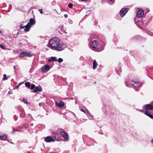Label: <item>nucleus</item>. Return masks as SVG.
<instances>
[{
	"label": "nucleus",
	"mask_w": 153,
	"mask_h": 153,
	"mask_svg": "<svg viewBox=\"0 0 153 153\" xmlns=\"http://www.w3.org/2000/svg\"><path fill=\"white\" fill-rule=\"evenodd\" d=\"M50 69V67L48 65H46L42 67V71L44 72L48 71Z\"/></svg>",
	"instance_id": "10"
},
{
	"label": "nucleus",
	"mask_w": 153,
	"mask_h": 153,
	"mask_svg": "<svg viewBox=\"0 0 153 153\" xmlns=\"http://www.w3.org/2000/svg\"><path fill=\"white\" fill-rule=\"evenodd\" d=\"M81 111L82 112H83L85 114L86 113V112H85V111H84L83 109H81Z\"/></svg>",
	"instance_id": "28"
},
{
	"label": "nucleus",
	"mask_w": 153,
	"mask_h": 153,
	"mask_svg": "<svg viewBox=\"0 0 153 153\" xmlns=\"http://www.w3.org/2000/svg\"><path fill=\"white\" fill-rule=\"evenodd\" d=\"M151 142L152 143H153V139L151 140Z\"/></svg>",
	"instance_id": "31"
},
{
	"label": "nucleus",
	"mask_w": 153,
	"mask_h": 153,
	"mask_svg": "<svg viewBox=\"0 0 153 153\" xmlns=\"http://www.w3.org/2000/svg\"><path fill=\"white\" fill-rule=\"evenodd\" d=\"M64 16L65 18H67L68 17V15L66 14H65L64 15Z\"/></svg>",
	"instance_id": "29"
},
{
	"label": "nucleus",
	"mask_w": 153,
	"mask_h": 153,
	"mask_svg": "<svg viewBox=\"0 0 153 153\" xmlns=\"http://www.w3.org/2000/svg\"><path fill=\"white\" fill-rule=\"evenodd\" d=\"M35 85L33 84H32L31 85L30 89L31 90L33 89L34 88H35Z\"/></svg>",
	"instance_id": "19"
},
{
	"label": "nucleus",
	"mask_w": 153,
	"mask_h": 153,
	"mask_svg": "<svg viewBox=\"0 0 153 153\" xmlns=\"http://www.w3.org/2000/svg\"><path fill=\"white\" fill-rule=\"evenodd\" d=\"M0 47L3 49L5 50L6 49V48L5 47L1 44H0Z\"/></svg>",
	"instance_id": "23"
},
{
	"label": "nucleus",
	"mask_w": 153,
	"mask_h": 153,
	"mask_svg": "<svg viewBox=\"0 0 153 153\" xmlns=\"http://www.w3.org/2000/svg\"><path fill=\"white\" fill-rule=\"evenodd\" d=\"M91 117H93V116H91Z\"/></svg>",
	"instance_id": "36"
},
{
	"label": "nucleus",
	"mask_w": 153,
	"mask_h": 153,
	"mask_svg": "<svg viewBox=\"0 0 153 153\" xmlns=\"http://www.w3.org/2000/svg\"><path fill=\"white\" fill-rule=\"evenodd\" d=\"M38 10L40 12L41 14L43 13V10L42 9H39Z\"/></svg>",
	"instance_id": "25"
},
{
	"label": "nucleus",
	"mask_w": 153,
	"mask_h": 153,
	"mask_svg": "<svg viewBox=\"0 0 153 153\" xmlns=\"http://www.w3.org/2000/svg\"><path fill=\"white\" fill-rule=\"evenodd\" d=\"M145 106L146 110H152L153 109V106L150 104L146 105Z\"/></svg>",
	"instance_id": "12"
},
{
	"label": "nucleus",
	"mask_w": 153,
	"mask_h": 153,
	"mask_svg": "<svg viewBox=\"0 0 153 153\" xmlns=\"http://www.w3.org/2000/svg\"><path fill=\"white\" fill-rule=\"evenodd\" d=\"M145 114L149 117L150 118L153 119V116L150 114L148 111H146L145 112Z\"/></svg>",
	"instance_id": "14"
},
{
	"label": "nucleus",
	"mask_w": 153,
	"mask_h": 153,
	"mask_svg": "<svg viewBox=\"0 0 153 153\" xmlns=\"http://www.w3.org/2000/svg\"><path fill=\"white\" fill-rule=\"evenodd\" d=\"M31 56L29 53L26 52H23L20 54V57H24L25 56L30 57Z\"/></svg>",
	"instance_id": "8"
},
{
	"label": "nucleus",
	"mask_w": 153,
	"mask_h": 153,
	"mask_svg": "<svg viewBox=\"0 0 153 153\" xmlns=\"http://www.w3.org/2000/svg\"><path fill=\"white\" fill-rule=\"evenodd\" d=\"M65 33H67V32L66 31H65Z\"/></svg>",
	"instance_id": "37"
},
{
	"label": "nucleus",
	"mask_w": 153,
	"mask_h": 153,
	"mask_svg": "<svg viewBox=\"0 0 153 153\" xmlns=\"http://www.w3.org/2000/svg\"><path fill=\"white\" fill-rule=\"evenodd\" d=\"M35 21L33 19H30L29 22L26 25V27L24 29V30L26 32L30 30V27L33 25L35 24Z\"/></svg>",
	"instance_id": "2"
},
{
	"label": "nucleus",
	"mask_w": 153,
	"mask_h": 153,
	"mask_svg": "<svg viewBox=\"0 0 153 153\" xmlns=\"http://www.w3.org/2000/svg\"><path fill=\"white\" fill-rule=\"evenodd\" d=\"M15 67H16V66H14L13 68H14V69H15Z\"/></svg>",
	"instance_id": "33"
},
{
	"label": "nucleus",
	"mask_w": 153,
	"mask_h": 153,
	"mask_svg": "<svg viewBox=\"0 0 153 153\" xmlns=\"http://www.w3.org/2000/svg\"><path fill=\"white\" fill-rule=\"evenodd\" d=\"M42 91V88L40 87L37 86L36 87L34 90H33V92L36 93V92H39Z\"/></svg>",
	"instance_id": "13"
},
{
	"label": "nucleus",
	"mask_w": 153,
	"mask_h": 153,
	"mask_svg": "<svg viewBox=\"0 0 153 153\" xmlns=\"http://www.w3.org/2000/svg\"><path fill=\"white\" fill-rule=\"evenodd\" d=\"M23 101H24V102L25 103H27V99H24Z\"/></svg>",
	"instance_id": "26"
},
{
	"label": "nucleus",
	"mask_w": 153,
	"mask_h": 153,
	"mask_svg": "<svg viewBox=\"0 0 153 153\" xmlns=\"http://www.w3.org/2000/svg\"><path fill=\"white\" fill-rule=\"evenodd\" d=\"M48 46L52 49L61 51L67 47V45L66 44H60L58 38H53L50 41Z\"/></svg>",
	"instance_id": "1"
},
{
	"label": "nucleus",
	"mask_w": 153,
	"mask_h": 153,
	"mask_svg": "<svg viewBox=\"0 0 153 153\" xmlns=\"http://www.w3.org/2000/svg\"><path fill=\"white\" fill-rule=\"evenodd\" d=\"M50 60H51L52 61H57V58L56 57H51V59L49 60V61Z\"/></svg>",
	"instance_id": "17"
},
{
	"label": "nucleus",
	"mask_w": 153,
	"mask_h": 153,
	"mask_svg": "<svg viewBox=\"0 0 153 153\" xmlns=\"http://www.w3.org/2000/svg\"><path fill=\"white\" fill-rule=\"evenodd\" d=\"M3 76H4L3 80H6L8 79V78H7V76L6 74H4Z\"/></svg>",
	"instance_id": "21"
},
{
	"label": "nucleus",
	"mask_w": 153,
	"mask_h": 153,
	"mask_svg": "<svg viewBox=\"0 0 153 153\" xmlns=\"http://www.w3.org/2000/svg\"><path fill=\"white\" fill-rule=\"evenodd\" d=\"M60 133L62 136L66 140L68 139V137L67 133L64 131H60Z\"/></svg>",
	"instance_id": "6"
},
{
	"label": "nucleus",
	"mask_w": 153,
	"mask_h": 153,
	"mask_svg": "<svg viewBox=\"0 0 153 153\" xmlns=\"http://www.w3.org/2000/svg\"><path fill=\"white\" fill-rule=\"evenodd\" d=\"M45 141L47 142H49L52 141H54V140L53 139L49 136L45 138Z\"/></svg>",
	"instance_id": "11"
},
{
	"label": "nucleus",
	"mask_w": 153,
	"mask_h": 153,
	"mask_svg": "<svg viewBox=\"0 0 153 153\" xmlns=\"http://www.w3.org/2000/svg\"><path fill=\"white\" fill-rule=\"evenodd\" d=\"M30 153V152H27V153Z\"/></svg>",
	"instance_id": "34"
},
{
	"label": "nucleus",
	"mask_w": 153,
	"mask_h": 153,
	"mask_svg": "<svg viewBox=\"0 0 153 153\" xmlns=\"http://www.w3.org/2000/svg\"><path fill=\"white\" fill-rule=\"evenodd\" d=\"M26 27V26H23L22 24H21V25H20V28H23L25 27V28Z\"/></svg>",
	"instance_id": "24"
},
{
	"label": "nucleus",
	"mask_w": 153,
	"mask_h": 153,
	"mask_svg": "<svg viewBox=\"0 0 153 153\" xmlns=\"http://www.w3.org/2000/svg\"><path fill=\"white\" fill-rule=\"evenodd\" d=\"M87 0H82V1H87Z\"/></svg>",
	"instance_id": "32"
},
{
	"label": "nucleus",
	"mask_w": 153,
	"mask_h": 153,
	"mask_svg": "<svg viewBox=\"0 0 153 153\" xmlns=\"http://www.w3.org/2000/svg\"><path fill=\"white\" fill-rule=\"evenodd\" d=\"M7 137V135L5 134L3 135V136L0 135V139L2 140H4L6 139Z\"/></svg>",
	"instance_id": "16"
},
{
	"label": "nucleus",
	"mask_w": 153,
	"mask_h": 153,
	"mask_svg": "<svg viewBox=\"0 0 153 153\" xmlns=\"http://www.w3.org/2000/svg\"><path fill=\"white\" fill-rule=\"evenodd\" d=\"M144 12L142 9H139L137 11V16L138 18L141 17L143 15Z\"/></svg>",
	"instance_id": "7"
},
{
	"label": "nucleus",
	"mask_w": 153,
	"mask_h": 153,
	"mask_svg": "<svg viewBox=\"0 0 153 153\" xmlns=\"http://www.w3.org/2000/svg\"><path fill=\"white\" fill-rule=\"evenodd\" d=\"M152 116H153V115Z\"/></svg>",
	"instance_id": "38"
},
{
	"label": "nucleus",
	"mask_w": 153,
	"mask_h": 153,
	"mask_svg": "<svg viewBox=\"0 0 153 153\" xmlns=\"http://www.w3.org/2000/svg\"><path fill=\"white\" fill-rule=\"evenodd\" d=\"M68 7L70 8H72L73 7V4L71 3H69L68 4Z\"/></svg>",
	"instance_id": "22"
},
{
	"label": "nucleus",
	"mask_w": 153,
	"mask_h": 153,
	"mask_svg": "<svg viewBox=\"0 0 153 153\" xmlns=\"http://www.w3.org/2000/svg\"><path fill=\"white\" fill-rule=\"evenodd\" d=\"M100 47L96 40H93L90 46V48L94 50L98 49Z\"/></svg>",
	"instance_id": "3"
},
{
	"label": "nucleus",
	"mask_w": 153,
	"mask_h": 153,
	"mask_svg": "<svg viewBox=\"0 0 153 153\" xmlns=\"http://www.w3.org/2000/svg\"><path fill=\"white\" fill-rule=\"evenodd\" d=\"M97 65V63L95 60H94L93 62V69H95Z\"/></svg>",
	"instance_id": "15"
},
{
	"label": "nucleus",
	"mask_w": 153,
	"mask_h": 153,
	"mask_svg": "<svg viewBox=\"0 0 153 153\" xmlns=\"http://www.w3.org/2000/svg\"><path fill=\"white\" fill-rule=\"evenodd\" d=\"M25 86L27 87L28 88H30V83L28 82H26L25 83Z\"/></svg>",
	"instance_id": "18"
},
{
	"label": "nucleus",
	"mask_w": 153,
	"mask_h": 153,
	"mask_svg": "<svg viewBox=\"0 0 153 153\" xmlns=\"http://www.w3.org/2000/svg\"><path fill=\"white\" fill-rule=\"evenodd\" d=\"M64 102L62 101H61L59 103L57 102H55V105L56 106L60 108H62L64 106Z\"/></svg>",
	"instance_id": "9"
},
{
	"label": "nucleus",
	"mask_w": 153,
	"mask_h": 153,
	"mask_svg": "<svg viewBox=\"0 0 153 153\" xmlns=\"http://www.w3.org/2000/svg\"><path fill=\"white\" fill-rule=\"evenodd\" d=\"M63 61V59L61 58H59V59H58V60H57V61H58V62L59 63H61V62H62Z\"/></svg>",
	"instance_id": "20"
},
{
	"label": "nucleus",
	"mask_w": 153,
	"mask_h": 153,
	"mask_svg": "<svg viewBox=\"0 0 153 153\" xmlns=\"http://www.w3.org/2000/svg\"><path fill=\"white\" fill-rule=\"evenodd\" d=\"M39 106H41V104L40 103L39 104Z\"/></svg>",
	"instance_id": "35"
},
{
	"label": "nucleus",
	"mask_w": 153,
	"mask_h": 153,
	"mask_svg": "<svg viewBox=\"0 0 153 153\" xmlns=\"http://www.w3.org/2000/svg\"><path fill=\"white\" fill-rule=\"evenodd\" d=\"M125 84L127 86L129 87L128 84H132L134 86H138L140 85V84L138 82H135L133 81H130L129 80H127L125 82Z\"/></svg>",
	"instance_id": "4"
},
{
	"label": "nucleus",
	"mask_w": 153,
	"mask_h": 153,
	"mask_svg": "<svg viewBox=\"0 0 153 153\" xmlns=\"http://www.w3.org/2000/svg\"><path fill=\"white\" fill-rule=\"evenodd\" d=\"M19 87V86L18 85H17L15 87H14L13 88V89H16L18 88Z\"/></svg>",
	"instance_id": "27"
},
{
	"label": "nucleus",
	"mask_w": 153,
	"mask_h": 153,
	"mask_svg": "<svg viewBox=\"0 0 153 153\" xmlns=\"http://www.w3.org/2000/svg\"><path fill=\"white\" fill-rule=\"evenodd\" d=\"M23 82H21L18 85L19 86V87Z\"/></svg>",
	"instance_id": "30"
},
{
	"label": "nucleus",
	"mask_w": 153,
	"mask_h": 153,
	"mask_svg": "<svg viewBox=\"0 0 153 153\" xmlns=\"http://www.w3.org/2000/svg\"><path fill=\"white\" fill-rule=\"evenodd\" d=\"M128 11L127 8H124L122 9L120 11V15L121 17H123Z\"/></svg>",
	"instance_id": "5"
}]
</instances>
